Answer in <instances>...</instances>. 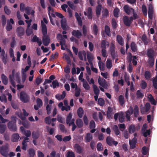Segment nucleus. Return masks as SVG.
<instances>
[{
    "label": "nucleus",
    "instance_id": "nucleus-22",
    "mask_svg": "<svg viewBox=\"0 0 157 157\" xmlns=\"http://www.w3.org/2000/svg\"><path fill=\"white\" fill-rule=\"evenodd\" d=\"M117 40L118 44L121 45H124V40L122 37L120 35H118L117 36Z\"/></svg>",
    "mask_w": 157,
    "mask_h": 157
},
{
    "label": "nucleus",
    "instance_id": "nucleus-46",
    "mask_svg": "<svg viewBox=\"0 0 157 157\" xmlns=\"http://www.w3.org/2000/svg\"><path fill=\"white\" fill-rule=\"evenodd\" d=\"M140 90H138L136 93L137 97L138 98H142L144 96V94Z\"/></svg>",
    "mask_w": 157,
    "mask_h": 157
},
{
    "label": "nucleus",
    "instance_id": "nucleus-9",
    "mask_svg": "<svg viewBox=\"0 0 157 157\" xmlns=\"http://www.w3.org/2000/svg\"><path fill=\"white\" fill-rule=\"evenodd\" d=\"M133 109L132 107L130 106L128 111L126 112L125 117L128 121H129L130 119V115L133 113Z\"/></svg>",
    "mask_w": 157,
    "mask_h": 157
},
{
    "label": "nucleus",
    "instance_id": "nucleus-62",
    "mask_svg": "<svg viewBox=\"0 0 157 157\" xmlns=\"http://www.w3.org/2000/svg\"><path fill=\"white\" fill-rule=\"evenodd\" d=\"M142 10L143 14L144 15H147V10L145 5L143 4L142 7Z\"/></svg>",
    "mask_w": 157,
    "mask_h": 157
},
{
    "label": "nucleus",
    "instance_id": "nucleus-18",
    "mask_svg": "<svg viewBox=\"0 0 157 157\" xmlns=\"http://www.w3.org/2000/svg\"><path fill=\"white\" fill-rule=\"evenodd\" d=\"M154 51L150 48L147 50V55L148 58H151L154 57Z\"/></svg>",
    "mask_w": 157,
    "mask_h": 157
},
{
    "label": "nucleus",
    "instance_id": "nucleus-56",
    "mask_svg": "<svg viewBox=\"0 0 157 157\" xmlns=\"http://www.w3.org/2000/svg\"><path fill=\"white\" fill-rule=\"evenodd\" d=\"M13 28L12 25L10 24V22H8L7 21V25L6 26V29L8 31H11Z\"/></svg>",
    "mask_w": 157,
    "mask_h": 157
},
{
    "label": "nucleus",
    "instance_id": "nucleus-64",
    "mask_svg": "<svg viewBox=\"0 0 157 157\" xmlns=\"http://www.w3.org/2000/svg\"><path fill=\"white\" fill-rule=\"evenodd\" d=\"M67 157H75L74 152L72 151H69L66 154Z\"/></svg>",
    "mask_w": 157,
    "mask_h": 157
},
{
    "label": "nucleus",
    "instance_id": "nucleus-32",
    "mask_svg": "<svg viewBox=\"0 0 157 157\" xmlns=\"http://www.w3.org/2000/svg\"><path fill=\"white\" fill-rule=\"evenodd\" d=\"M51 7L50 6H49L48 7V13L50 21L52 24L53 25H55V23L53 20L52 18L51 17V16L50 15L51 14Z\"/></svg>",
    "mask_w": 157,
    "mask_h": 157
},
{
    "label": "nucleus",
    "instance_id": "nucleus-50",
    "mask_svg": "<svg viewBox=\"0 0 157 157\" xmlns=\"http://www.w3.org/2000/svg\"><path fill=\"white\" fill-rule=\"evenodd\" d=\"M59 83L58 81L56 80L53 81L52 82V85H50V86L51 87H53L54 89L55 88L56 86H59Z\"/></svg>",
    "mask_w": 157,
    "mask_h": 157
},
{
    "label": "nucleus",
    "instance_id": "nucleus-53",
    "mask_svg": "<svg viewBox=\"0 0 157 157\" xmlns=\"http://www.w3.org/2000/svg\"><path fill=\"white\" fill-rule=\"evenodd\" d=\"M4 54L5 51L3 49L2 51V53L1 54V56H2V60L3 62L5 64H6L7 63V60L6 57L4 56Z\"/></svg>",
    "mask_w": 157,
    "mask_h": 157
},
{
    "label": "nucleus",
    "instance_id": "nucleus-37",
    "mask_svg": "<svg viewBox=\"0 0 157 157\" xmlns=\"http://www.w3.org/2000/svg\"><path fill=\"white\" fill-rule=\"evenodd\" d=\"M155 59L154 57L149 58L148 59V63L150 66L151 67L154 64Z\"/></svg>",
    "mask_w": 157,
    "mask_h": 157
},
{
    "label": "nucleus",
    "instance_id": "nucleus-25",
    "mask_svg": "<svg viewBox=\"0 0 157 157\" xmlns=\"http://www.w3.org/2000/svg\"><path fill=\"white\" fill-rule=\"evenodd\" d=\"M133 111L135 117H137L139 114V110L138 107L137 105L135 106Z\"/></svg>",
    "mask_w": 157,
    "mask_h": 157
},
{
    "label": "nucleus",
    "instance_id": "nucleus-60",
    "mask_svg": "<svg viewBox=\"0 0 157 157\" xmlns=\"http://www.w3.org/2000/svg\"><path fill=\"white\" fill-rule=\"evenodd\" d=\"M106 40H103L101 41V47L102 49H106Z\"/></svg>",
    "mask_w": 157,
    "mask_h": 157
},
{
    "label": "nucleus",
    "instance_id": "nucleus-16",
    "mask_svg": "<svg viewBox=\"0 0 157 157\" xmlns=\"http://www.w3.org/2000/svg\"><path fill=\"white\" fill-rule=\"evenodd\" d=\"M85 139L86 143H88L92 141L93 136L92 134L90 133H87L85 138Z\"/></svg>",
    "mask_w": 157,
    "mask_h": 157
},
{
    "label": "nucleus",
    "instance_id": "nucleus-10",
    "mask_svg": "<svg viewBox=\"0 0 157 157\" xmlns=\"http://www.w3.org/2000/svg\"><path fill=\"white\" fill-rule=\"evenodd\" d=\"M71 34L73 36L76 37L78 39L81 38V36L82 35L81 32L78 30H74L71 32Z\"/></svg>",
    "mask_w": 157,
    "mask_h": 157
},
{
    "label": "nucleus",
    "instance_id": "nucleus-51",
    "mask_svg": "<svg viewBox=\"0 0 157 157\" xmlns=\"http://www.w3.org/2000/svg\"><path fill=\"white\" fill-rule=\"evenodd\" d=\"M109 11L106 8L104 10V11L103 12V14L102 15L103 17H107L109 16Z\"/></svg>",
    "mask_w": 157,
    "mask_h": 157
},
{
    "label": "nucleus",
    "instance_id": "nucleus-34",
    "mask_svg": "<svg viewBox=\"0 0 157 157\" xmlns=\"http://www.w3.org/2000/svg\"><path fill=\"white\" fill-rule=\"evenodd\" d=\"M144 76L146 79L149 80L151 77V75L150 71H145Z\"/></svg>",
    "mask_w": 157,
    "mask_h": 157
},
{
    "label": "nucleus",
    "instance_id": "nucleus-57",
    "mask_svg": "<svg viewBox=\"0 0 157 157\" xmlns=\"http://www.w3.org/2000/svg\"><path fill=\"white\" fill-rule=\"evenodd\" d=\"M106 67L109 69L110 68L112 67V63L111 60L110 59H108L106 61Z\"/></svg>",
    "mask_w": 157,
    "mask_h": 157
},
{
    "label": "nucleus",
    "instance_id": "nucleus-49",
    "mask_svg": "<svg viewBox=\"0 0 157 157\" xmlns=\"http://www.w3.org/2000/svg\"><path fill=\"white\" fill-rule=\"evenodd\" d=\"M72 118V114L71 113H70L68 115L66 118V122L67 124H68L70 122Z\"/></svg>",
    "mask_w": 157,
    "mask_h": 157
},
{
    "label": "nucleus",
    "instance_id": "nucleus-61",
    "mask_svg": "<svg viewBox=\"0 0 157 157\" xmlns=\"http://www.w3.org/2000/svg\"><path fill=\"white\" fill-rule=\"evenodd\" d=\"M16 44V41L15 40V38L14 37H13L12 38L11 41L10 43V46L12 48H13L14 47Z\"/></svg>",
    "mask_w": 157,
    "mask_h": 157
},
{
    "label": "nucleus",
    "instance_id": "nucleus-1",
    "mask_svg": "<svg viewBox=\"0 0 157 157\" xmlns=\"http://www.w3.org/2000/svg\"><path fill=\"white\" fill-rule=\"evenodd\" d=\"M41 30L43 35V44L45 46H47L50 42V40L49 36H47V28L46 25L41 21Z\"/></svg>",
    "mask_w": 157,
    "mask_h": 157
},
{
    "label": "nucleus",
    "instance_id": "nucleus-21",
    "mask_svg": "<svg viewBox=\"0 0 157 157\" xmlns=\"http://www.w3.org/2000/svg\"><path fill=\"white\" fill-rule=\"evenodd\" d=\"M98 29L97 25L96 24H94L92 29L93 34L95 36H97L98 33Z\"/></svg>",
    "mask_w": 157,
    "mask_h": 157
},
{
    "label": "nucleus",
    "instance_id": "nucleus-48",
    "mask_svg": "<svg viewBox=\"0 0 157 157\" xmlns=\"http://www.w3.org/2000/svg\"><path fill=\"white\" fill-rule=\"evenodd\" d=\"M98 66L100 70L101 71H104L105 70V65L101 61H99L98 62Z\"/></svg>",
    "mask_w": 157,
    "mask_h": 157
},
{
    "label": "nucleus",
    "instance_id": "nucleus-19",
    "mask_svg": "<svg viewBox=\"0 0 157 157\" xmlns=\"http://www.w3.org/2000/svg\"><path fill=\"white\" fill-rule=\"evenodd\" d=\"M130 48L132 51L133 52H137V47L136 44L134 42L132 41L130 45Z\"/></svg>",
    "mask_w": 157,
    "mask_h": 157
},
{
    "label": "nucleus",
    "instance_id": "nucleus-58",
    "mask_svg": "<svg viewBox=\"0 0 157 157\" xmlns=\"http://www.w3.org/2000/svg\"><path fill=\"white\" fill-rule=\"evenodd\" d=\"M119 12V9L117 8H116L113 11V14L114 16L116 17H118L119 16L118 13Z\"/></svg>",
    "mask_w": 157,
    "mask_h": 157
},
{
    "label": "nucleus",
    "instance_id": "nucleus-6",
    "mask_svg": "<svg viewBox=\"0 0 157 157\" xmlns=\"http://www.w3.org/2000/svg\"><path fill=\"white\" fill-rule=\"evenodd\" d=\"M133 18L132 17H128L127 16H125L123 17V21L124 24L127 26L129 27L131 25L132 21Z\"/></svg>",
    "mask_w": 157,
    "mask_h": 157
},
{
    "label": "nucleus",
    "instance_id": "nucleus-43",
    "mask_svg": "<svg viewBox=\"0 0 157 157\" xmlns=\"http://www.w3.org/2000/svg\"><path fill=\"white\" fill-rule=\"evenodd\" d=\"M147 86V82L144 80L141 81L140 87L142 89H144Z\"/></svg>",
    "mask_w": 157,
    "mask_h": 157
},
{
    "label": "nucleus",
    "instance_id": "nucleus-35",
    "mask_svg": "<svg viewBox=\"0 0 157 157\" xmlns=\"http://www.w3.org/2000/svg\"><path fill=\"white\" fill-rule=\"evenodd\" d=\"M76 124L78 128H80L83 126V122L82 120L78 119L76 121Z\"/></svg>",
    "mask_w": 157,
    "mask_h": 157
},
{
    "label": "nucleus",
    "instance_id": "nucleus-23",
    "mask_svg": "<svg viewBox=\"0 0 157 157\" xmlns=\"http://www.w3.org/2000/svg\"><path fill=\"white\" fill-rule=\"evenodd\" d=\"M119 121L120 123H123L124 122L125 117L124 113L121 112L119 113Z\"/></svg>",
    "mask_w": 157,
    "mask_h": 157
},
{
    "label": "nucleus",
    "instance_id": "nucleus-31",
    "mask_svg": "<svg viewBox=\"0 0 157 157\" xmlns=\"http://www.w3.org/2000/svg\"><path fill=\"white\" fill-rule=\"evenodd\" d=\"M86 52L84 51H79L78 52V56L79 59L81 60H83V57L86 55Z\"/></svg>",
    "mask_w": 157,
    "mask_h": 157
},
{
    "label": "nucleus",
    "instance_id": "nucleus-4",
    "mask_svg": "<svg viewBox=\"0 0 157 157\" xmlns=\"http://www.w3.org/2000/svg\"><path fill=\"white\" fill-rule=\"evenodd\" d=\"M9 151V146L8 145H2L0 147V153L4 157L8 156V153Z\"/></svg>",
    "mask_w": 157,
    "mask_h": 157
},
{
    "label": "nucleus",
    "instance_id": "nucleus-36",
    "mask_svg": "<svg viewBox=\"0 0 157 157\" xmlns=\"http://www.w3.org/2000/svg\"><path fill=\"white\" fill-rule=\"evenodd\" d=\"M29 157H34L35 154L34 150L33 148H29L28 151Z\"/></svg>",
    "mask_w": 157,
    "mask_h": 157
},
{
    "label": "nucleus",
    "instance_id": "nucleus-28",
    "mask_svg": "<svg viewBox=\"0 0 157 157\" xmlns=\"http://www.w3.org/2000/svg\"><path fill=\"white\" fill-rule=\"evenodd\" d=\"M113 140V139L110 136H109L106 137V142L107 144L109 146H112V142Z\"/></svg>",
    "mask_w": 157,
    "mask_h": 157
},
{
    "label": "nucleus",
    "instance_id": "nucleus-29",
    "mask_svg": "<svg viewBox=\"0 0 157 157\" xmlns=\"http://www.w3.org/2000/svg\"><path fill=\"white\" fill-rule=\"evenodd\" d=\"M113 129L116 136H118L120 134V132L117 125H114L113 126Z\"/></svg>",
    "mask_w": 157,
    "mask_h": 157
},
{
    "label": "nucleus",
    "instance_id": "nucleus-30",
    "mask_svg": "<svg viewBox=\"0 0 157 157\" xmlns=\"http://www.w3.org/2000/svg\"><path fill=\"white\" fill-rule=\"evenodd\" d=\"M75 148L76 149V152L77 153L80 154L82 153V149L81 147L78 144H75Z\"/></svg>",
    "mask_w": 157,
    "mask_h": 157
},
{
    "label": "nucleus",
    "instance_id": "nucleus-54",
    "mask_svg": "<svg viewBox=\"0 0 157 157\" xmlns=\"http://www.w3.org/2000/svg\"><path fill=\"white\" fill-rule=\"evenodd\" d=\"M153 86L154 88L157 89V75L152 81Z\"/></svg>",
    "mask_w": 157,
    "mask_h": 157
},
{
    "label": "nucleus",
    "instance_id": "nucleus-38",
    "mask_svg": "<svg viewBox=\"0 0 157 157\" xmlns=\"http://www.w3.org/2000/svg\"><path fill=\"white\" fill-rule=\"evenodd\" d=\"M75 16L78 21V24L80 25H82V23L81 17L79 16L78 13L77 12L75 13Z\"/></svg>",
    "mask_w": 157,
    "mask_h": 157
},
{
    "label": "nucleus",
    "instance_id": "nucleus-2",
    "mask_svg": "<svg viewBox=\"0 0 157 157\" xmlns=\"http://www.w3.org/2000/svg\"><path fill=\"white\" fill-rule=\"evenodd\" d=\"M16 118L15 116H12L11 119L13 120L9 121L7 124V126L9 129L13 132H15L17 130V126L16 124Z\"/></svg>",
    "mask_w": 157,
    "mask_h": 157
},
{
    "label": "nucleus",
    "instance_id": "nucleus-15",
    "mask_svg": "<svg viewBox=\"0 0 157 157\" xmlns=\"http://www.w3.org/2000/svg\"><path fill=\"white\" fill-rule=\"evenodd\" d=\"M137 139L134 137L132 140H129V143L131 149H134L136 147V145L137 143Z\"/></svg>",
    "mask_w": 157,
    "mask_h": 157
},
{
    "label": "nucleus",
    "instance_id": "nucleus-52",
    "mask_svg": "<svg viewBox=\"0 0 157 157\" xmlns=\"http://www.w3.org/2000/svg\"><path fill=\"white\" fill-rule=\"evenodd\" d=\"M2 25L3 26H4L6 25V19L5 16L3 15L1 17Z\"/></svg>",
    "mask_w": 157,
    "mask_h": 157
},
{
    "label": "nucleus",
    "instance_id": "nucleus-55",
    "mask_svg": "<svg viewBox=\"0 0 157 157\" xmlns=\"http://www.w3.org/2000/svg\"><path fill=\"white\" fill-rule=\"evenodd\" d=\"M45 123L48 124H50L51 123V117L50 116L46 117L44 119Z\"/></svg>",
    "mask_w": 157,
    "mask_h": 157
},
{
    "label": "nucleus",
    "instance_id": "nucleus-20",
    "mask_svg": "<svg viewBox=\"0 0 157 157\" xmlns=\"http://www.w3.org/2000/svg\"><path fill=\"white\" fill-rule=\"evenodd\" d=\"M20 138V136L18 133H15L12 135L11 139V141L13 142L17 141Z\"/></svg>",
    "mask_w": 157,
    "mask_h": 157
},
{
    "label": "nucleus",
    "instance_id": "nucleus-44",
    "mask_svg": "<svg viewBox=\"0 0 157 157\" xmlns=\"http://www.w3.org/2000/svg\"><path fill=\"white\" fill-rule=\"evenodd\" d=\"M6 125L4 124H0V133H3L6 130Z\"/></svg>",
    "mask_w": 157,
    "mask_h": 157
},
{
    "label": "nucleus",
    "instance_id": "nucleus-8",
    "mask_svg": "<svg viewBox=\"0 0 157 157\" xmlns=\"http://www.w3.org/2000/svg\"><path fill=\"white\" fill-rule=\"evenodd\" d=\"M85 15L87 16L89 19H91L92 18L93 12L91 7H88L87 9L86 12H84Z\"/></svg>",
    "mask_w": 157,
    "mask_h": 157
},
{
    "label": "nucleus",
    "instance_id": "nucleus-63",
    "mask_svg": "<svg viewBox=\"0 0 157 157\" xmlns=\"http://www.w3.org/2000/svg\"><path fill=\"white\" fill-rule=\"evenodd\" d=\"M26 33L27 36H29L33 33V31L32 29L27 28L26 30Z\"/></svg>",
    "mask_w": 157,
    "mask_h": 157
},
{
    "label": "nucleus",
    "instance_id": "nucleus-27",
    "mask_svg": "<svg viewBox=\"0 0 157 157\" xmlns=\"http://www.w3.org/2000/svg\"><path fill=\"white\" fill-rule=\"evenodd\" d=\"M40 136V134L38 131H33L32 133V136L33 139L37 140Z\"/></svg>",
    "mask_w": 157,
    "mask_h": 157
},
{
    "label": "nucleus",
    "instance_id": "nucleus-33",
    "mask_svg": "<svg viewBox=\"0 0 157 157\" xmlns=\"http://www.w3.org/2000/svg\"><path fill=\"white\" fill-rule=\"evenodd\" d=\"M55 151H53L50 154L51 157H60V155L59 153H57ZM47 157H50L49 155H48Z\"/></svg>",
    "mask_w": 157,
    "mask_h": 157
},
{
    "label": "nucleus",
    "instance_id": "nucleus-24",
    "mask_svg": "<svg viewBox=\"0 0 157 157\" xmlns=\"http://www.w3.org/2000/svg\"><path fill=\"white\" fill-rule=\"evenodd\" d=\"M84 114V110L83 109L80 107L77 110V114L79 117L82 118Z\"/></svg>",
    "mask_w": 157,
    "mask_h": 157
},
{
    "label": "nucleus",
    "instance_id": "nucleus-41",
    "mask_svg": "<svg viewBox=\"0 0 157 157\" xmlns=\"http://www.w3.org/2000/svg\"><path fill=\"white\" fill-rule=\"evenodd\" d=\"M105 32L106 34L108 36H110V29L109 26L106 25L105 27Z\"/></svg>",
    "mask_w": 157,
    "mask_h": 157
},
{
    "label": "nucleus",
    "instance_id": "nucleus-14",
    "mask_svg": "<svg viewBox=\"0 0 157 157\" xmlns=\"http://www.w3.org/2000/svg\"><path fill=\"white\" fill-rule=\"evenodd\" d=\"M98 82L99 84L104 88H106L107 86V82L103 78H100L98 79Z\"/></svg>",
    "mask_w": 157,
    "mask_h": 157
},
{
    "label": "nucleus",
    "instance_id": "nucleus-3",
    "mask_svg": "<svg viewBox=\"0 0 157 157\" xmlns=\"http://www.w3.org/2000/svg\"><path fill=\"white\" fill-rule=\"evenodd\" d=\"M19 98L22 102L26 103L29 101L30 97L25 91H22L20 93Z\"/></svg>",
    "mask_w": 157,
    "mask_h": 157
},
{
    "label": "nucleus",
    "instance_id": "nucleus-13",
    "mask_svg": "<svg viewBox=\"0 0 157 157\" xmlns=\"http://www.w3.org/2000/svg\"><path fill=\"white\" fill-rule=\"evenodd\" d=\"M16 32L18 36H22L24 35V29L21 26L18 27L16 29Z\"/></svg>",
    "mask_w": 157,
    "mask_h": 157
},
{
    "label": "nucleus",
    "instance_id": "nucleus-47",
    "mask_svg": "<svg viewBox=\"0 0 157 157\" xmlns=\"http://www.w3.org/2000/svg\"><path fill=\"white\" fill-rule=\"evenodd\" d=\"M119 101L121 105H123L125 102L124 98L122 95H120L119 97Z\"/></svg>",
    "mask_w": 157,
    "mask_h": 157
},
{
    "label": "nucleus",
    "instance_id": "nucleus-45",
    "mask_svg": "<svg viewBox=\"0 0 157 157\" xmlns=\"http://www.w3.org/2000/svg\"><path fill=\"white\" fill-rule=\"evenodd\" d=\"M61 26L62 29L64 30H67V25L66 22L65 21H63V20H61Z\"/></svg>",
    "mask_w": 157,
    "mask_h": 157
},
{
    "label": "nucleus",
    "instance_id": "nucleus-11",
    "mask_svg": "<svg viewBox=\"0 0 157 157\" xmlns=\"http://www.w3.org/2000/svg\"><path fill=\"white\" fill-rule=\"evenodd\" d=\"M150 108V104L147 102L145 105V106L142 107L141 110V113L142 114H144L146 112H148Z\"/></svg>",
    "mask_w": 157,
    "mask_h": 157
},
{
    "label": "nucleus",
    "instance_id": "nucleus-26",
    "mask_svg": "<svg viewBox=\"0 0 157 157\" xmlns=\"http://www.w3.org/2000/svg\"><path fill=\"white\" fill-rule=\"evenodd\" d=\"M1 79L4 84L5 85L7 84L8 82V78L4 74H3L1 75Z\"/></svg>",
    "mask_w": 157,
    "mask_h": 157
},
{
    "label": "nucleus",
    "instance_id": "nucleus-17",
    "mask_svg": "<svg viewBox=\"0 0 157 157\" xmlns=\"http://www.w3.org/2000/svg\"><path fill=\"white\" fill-rule=\"evenodd\" d=\"M102 6L101 5H98L96 8V13L98 17L101 15Z\"/></svg>",
    "mask_w": 157,
    "mask_h": 157
},
{
    "label": "nucleus",
    "instance_id": "nucleus-7",
    "mask_svg": "<svg viewBox=\"0 0 157 157\" xmlns=\"http://www.w3.org/2000/svg\"><path fill=\"white\" fill-rule=\"evenodd\" d=\"M115 46L113 43H111L109 48V51L113 59H115L117 56V54L115 52Z\"/></svg>",
    "mask_w": 157,
    "mask_h": 157
},
{
    "label": "nucleus",
    "instance_id": "nucleus-5",
    "mask_svg": "<svg viewBox=\"0 0 157 157\" xmlns=\"http://www.w3.org/2000/svg\"><path fill=\"white\" fill-rule=\"evenodd\" d=\"M148 15L149 18L150 20L149 21H151V22H152V20L153 17L155 18V14H154V11L153 10V7L152 5L150 4L148 6Z\"/></svg>",
    "mask_w": 157,
    "mask_h": 157
},
{
    "label": "nucleus",
    "instance_id": "nucleus-59",
    "mask_svg": "<svg viewBox=\"0 0 157 157\" xmlns=\"http://www.w3.org/2000/svg\"><path fill=\"white\" fill-rule=\"evenodd\" d=\"M59 127L61 131L63 132H66V129L65 128V126L62 124H60L59 125Z\"/></svg>",
    "mask_w": 157,
    "mask_h": 157
},
{
    "label": "nucleus",
    "instance_id": "nucleus-12",
    "mask_svg": "<svg viewBox=\"0 0 157 157\" xmlns=\"http://www.w3.org/2000/svg\"><path fill=\"white\" fill-rule=\"evenodd\" d=\"M124 10L125 12L128 14H130L134 11V10L132 8H131L127 5L124 6Z\"/></svg>",
    "mask_w": 157,
    "mask_h": 157
},
{
    "label": "nucleus",
    "instance_id": "nucleus-42",
    "mask_svg": "<svg viewBox=\"0 0 157 157\" xmlns=\"http://www.w3.org/2000/svg\"><path fill=\"white\" fill-rule=\"evenodd\" d=\"M59 56V53L56 52L55 54H52L50 56L49 59V61H51L53 59H56L58 58Z\"/></svg>",
    "mask_w": 157,
    "mask_h": 157
},
{
    "label": "nucleus",
    "instance_id": "nucleus-40",
    "mask_svg": "<svg viewBox=\"0 0 157 157\" xmlns=\"http://www.w3.org/2000/svg\"><path fill=\"white\" fill-rule=\"evenodd\" d=\"M136 131V126L134 125H131L128 128V132L129 133H134Z\"/></svg>",
    "mask_w": 157,
    "mask_h": 157
},
{
    "label": "nucleus",
    "instance_id": "nucleus-39",
    "mask_svg": "<svg viewBox=\"0 0 157 157\" xmlns=\"http://www.w3.org/2000/svg\"><path fill=\"white\" fill-rule=\"evenodd\" d=\"M93 90L95 95L99 94L100 90L98 86L95 85L94 84L93 86Z\"/></svg>",
    "mask_w": 157,
    "mask_h": 157
}]
</instances>
